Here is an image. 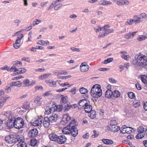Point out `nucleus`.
I'll return each mask as SVG.
<instances>
[{
    "label": "nucleus",
    "instance_id": "4",
    "mask_svg": "<svg viewBox=\"0 0 147 147\" xmlns=\"http://www.w3.org/2000/svg\"><path fill=\"white\" fill-rule=\"evenodd\" d=\"M65 129L68 130V131H65V134H71L74 137H76L78 134V130L75 125H72L71 127L67 126L65 127Z\"/></svg>",
    "mask_w": 147,
    "mask_h": 147
},
{
    "label": "nucleus",
    "instance_id": "53",
    "mask_svg": "<svg viewBox=\"0 0 147 147\" xmlns=\"http://www.w3.org/2000/svg\"><path fill=\"white\" fill-rule=\"evenodd\" d=\"M50 108H49V107H47L45 109V112L47 114H50L52 113L51 111L49 110Z\"/></svg>",
    "mask_w": 147,
    "mask_h": 147
},
{
    "label": "nucleus",
    "instance_id": "60",
    "mask_svg": "<svg viewBox=\"0 0 147 147\" xmlns=\"http://www.w3.org/2000/svg\"><path fill=\"white\" fill-rule=\"evenodd\" d=\"M11 71H13V70H14V72H16L18 71V69H17L16 67L15 66H13L11 68Z\"/></svg>",
    "mask_w": 147,
    "mask_h": 147
},
{
    "label": "nucleus",
    "instance_id": "31",
    "mask_svg": "<svg viewBox=\"0 0 147 147\" xmlns=\"http://www.w3.org/2000/svg\"><path fill=\"white\" fill-rule=\"evenodd\" d=\"M65 123H68L71 120V117H69L68 114H65Z\"/></svg>",
    "mask_w": 147,
    "mask_h": 147
},
{
    "label": "nucleus",
    "instance_id": "36",
    "mask_svg": "<svg viewBox=\"0 0 147 147\" xmlns=\"http://www.w3.org/2000/svg\"><path fill=\"white\" fill-rule=\"evenodd\" d=\"M12 64L14 65H15L18 66H20L19 65H20L21 66H22V62L18 61H13Z\"/></svg>",
    "mask_w": 147,
    "mask_h": 147
},
{
    "label": "nucleus",
    "instance_id": "27",
    "mask_svg": "<svg viewBox=\"0 0 147 147\" xmlns=\"http://www.w3.org/2000/svg\"><path fill=\"white\" fill-rule=\"evenodd\" d=\"M52 106V107H49L50 108L49 110L51 111L52 113H53L57 111V107H56V105L55 104H54Z\"/></svg>",
    "mask_w": 147,
    "mask_h": 147
},
{
    "label": "nucleus",
    "instance_id": "12",
    "mask_svg": "<svg viewBox=\"0 0 147 147\" xmlns=\"http://www.w3.org/2000/svg\"><path fill=\"white\" fill-rule=\"evenodd\" d=\"M13 143L15 144L19 141L20 139L19 136L17 134L12 135Z\"/></svg>",
    "mask_w": 147,
    "mask_h": 147
},
{
    "label": "nucleus",
    "instance_id": "7",
    "mask_svg": "<svg viewBox=\"0 0 147 147\" xmlns=\"http://www.w3.org/2000/svg\"><path fill=\"white\" fill-rule=\"evenodd\" d=\"M89 66L85 62L82 63L80 65V69L81 71L85 72L87 71L89 69Z\"/></svg>",
    "mask_w": 147,
    "mask_h": 147
},
{
    "label": "nucleus",
    "instance_id": "46",
    "mask_svg": "<svg viewBox=\"0 0 147 147\" xmlns=\"http://www.w3.org/2000/svg\"><path fill=\"white\" fill-rule=\"evenodd\" d=\"M138 16H140V18H147V15L145 13H142L140 14V15Z\"/></svg>",
    "mask_w": 147,
    "mask_h": 147
},
{
    "label": "nucleus",
    "instance_id": "15",
    "mask_svg": "<svg viewBox=\"0 0 147 147\" xmlns=\"http://www.w3.org/2000/svg\"><path fill=\"white\" fill-rule=\"evenodd\" d=\"M92 106L89 105V103H87V105H86V107L85 106L84 107V110L87 113H90L92 110Z\"/></svg>",
    "mask_w": 147,
    "mask_h": 147
},
{
    "label": "nucleus",
    "instance_id": "10",
    "mask_svg": "<svg viewBox=\"0 0 147 147\" xmlns=\"http://www.w3.org/2000/svg\"><path fill=\"white\" fill-rule=\"evenodd\" d=\"M49 120L48 117H45L44 118L43 124L44 126L46 128L49 127L51 123Z\"/></svg>",
    "mask_w": 147,
    "mask_h": 147
},
{
    "label": "nucleus",
    "instance_id": "14",
    "mask_svg": "<svg viewBox=\"0 0 147 147\" xmlns=\"http://www.w3.org/2000/svg\"><path fill=\"white\" fill-rule=\"evenodd\" d=\"M42 122V120L39 119L36 120L33 122L30 123L31 124L34 126H38L40 125Z\"/></svg>",
    "mask_w": 147,
    "mask_h": 147
},
{
    "label": "nucleus",
    "instance_id": "44",
    "mask_svg": "<svg viewBox=\"0 0 147 147\" xmlns=\"http://www.w3.org/2000/svg\"><path fill=\"white\" fill-rule=\"evenodd\" d=\"M10 86H6L5 88V92L7 93H9L11 91V88Z\"/></svg>",
    "mask_w": 147,
    "mask_h": 147
},
{
    "label": "nucleus",
    "instance_id": "23",
    "mask_svg": "<svg viewBox=\"0 0 147 147\" xmlns=\"http://www.w3.org/2000/svg\"><path fill=\"white\" fill-rule=\"evenodd\" d=\"M102 141L104 143L106 144L111 145L113 143V142L111 140L103 139Z\"/></svg>",
    "mask_w": 147,
    "mask_h": 147
},
{
    "label": "nucleus",
    "instance_id": "6",
    "mask_svg": "<svg viewBox=\"0 0 147 147\" xmlns=\"http://www.w3.org/2000/svg\"><path fill=\"white\" fill-rule=\"evenodd\" d=\"M38 133V131L37 129H32L30 130L28 132V136L30 138H34L37 135Z\"/></svg>",
    "mask_w": 147,
    "mask_h": 147
},
{
    "label": "nucleus",
    "instance_id": "41",
    "mask_svg": "<svg viewBox=\"0 0 147 147\" xmlns=\"http://www.w3.org/2000/svg\"><path fill=\"white\" fill-rule=\"evenodd\" d=\"M128 95L129 97L131 99L134 98L135 97V94L132 92H129V93H128Z\"/></svg>",
    "mask_w": 147,
    "mask_h": 147
},
{
    "label": "nucleus",
    "instance_id": "64",
    "mask_svg": "<svg viewBox=\"0 0 147 147\" xmlns=\"http://www.w3.org/2000/svg\"><path fill=\"white\" fill-rule=\"evenodd\" d=\"M122 142L123 143L127 144L129 145L132 144L131 143L127 140H124L122 141Z\"/></svg>",
    "mask_w": 147,
    "mask_h": 147
},
{
    "label": "nucleus",
    "instance_id": "25",
    "mask_svg": "<svg viewBox=\"0 0 147 147\" xmlns=\"http://www.w3.org/2000/svg\"><path fill=\"white\" fill-rule=\"evenodd\" d=\"M120 95V92L118 90H115L113 92L112 96L115 98H118Z\"/></svg>",
    "mask_w": 147,
    "mask_h": 147
},
{
    "label": "nucleus",
    "instance_id": "29",
    "mask_svg": "<svg viewBox=\"0 0 147 147\" xmlns=\"http://www.w3.org/2000/svg\"><path fill=\"white\" fill-rule=\"evenodd\" d=\"M90 113L89 115L90 118L91 119H93L96 117V111L94 110H92L90 112Z\"/></svg>",
    "mask_w": 147,
    "mask_h": 147
},
{
    "label": "nucleus",
    "instance_id": "30",
    "mask_svg": "<svg viewBox=\"0 0 147 147\" xmlns=\"http://www.w3.org/2000/svg\"><path fill=\"white\" fill-rule=\"evenodd\" d=\"M80 91L82 94H85L88 92V90L82 87L80 88Z\"/></svg>",
    "mask_w": 147,
    "mask_h": 147
},
{
    "label": "nucleus",
    "instance_id": "18",
    "mask_svg": "<svg viewBox=\"0 0 147 147\" xmlns=\"http://www.w3.org/2000/svg\"><path fill=\"white\" fill-rule=\"evenodd\" d=\"M53 90H49L43 94V96L44 97L52 96L54 95Z\"/></svg>",
    "mask_w": 147,
    "mask_h": 147
},
{
    "label": "nucleus",
    "instance_id": "50",
    "mask_svg": "<svg viewBox=\"0 0 147 147\" xmlns=\"http://www.w3.org/2000/svg\"><path fill=\"white\" fill-rule=\"evenodd\" d=\"M125 38L126 39H128L132 38L131 33L126 34L125 36Z\"/></svg>",
    "mask_w": 147,
    "mask_h": 147
},
{
    "label": "nucleus",
    "instance_id": "54",
    "mask_svg": "<svg viewBox=\"0 0 147 147\" xmlns=\"http://www.w3.org/2000/svg\"><path fill=\"white\" fill-rule=\"evenodd\" d=\"M61 4H60L56 5L54 7V9L55 10H57L60 7L62 6Z\"/></svg>",
    "mask_w": 147,
    "mask_h": 147
},
{
    "label": "nucleus",
    "instance_id": "56",
    "mask_svg": "<svg viewBox=\"0 0 147 147\" xmlns=\"http://www.w3.org/2000/svg\"><path fill=\"white\" fill-rule=\"evenodd\" d=\"M117 123L116 121L115 120H111L110 121V125L113 126L114 125H116Z\"/></svg>",
    "mask_w": 147,
    "mask_h": 147
},
{
    "label": "nucleus",
    "instance_id": "17",
    "mask_svg": "<svg viewBox=\"0 0 147 147\" xmlns=\"http://www.w3.org/2000/svg\"><path fill=\"white\" fill-rule=\"evenodd\" d=\"M133 18L134 22L136 24L142 22V21L141 20V19L140 18V16H138V15H135L134 16Z\"/></svg>",
    "mask_w": 147,
    "mask_h": 147
},
{
    "label": "nucleus",
    "instance_id": "2",
    "mask_svg": "<svg viewBox=\"0 0 147 147\" xmlns=\"http://www.w3.org/2000/svg\"><path fill=\"white\" fill-rule=\"evenodd\" d=\"M134 64L142 67H147V56L143 55H136L133 59Z\"/></svg>",
    "mask_w": 147,
    "mask_h": 147
},
{
    "label": "nucleus",
    "instance_id": "3",
    "mask_svg": "<svg viewBox=\"0 0 147 147\" xmlns=\"http://www.w3.org/2000/svg\"><path fill=\"white\" fill-rule=\"evenodd\" d=\"M100 87V86L98 84L94 85L91 90V95L94 98H98L100 97L102 94V91Z\"/></svg>",
    "mask_w": 147,
    "mask_h": 147
},
{
    "label": "nucleus",
    "instance_id": "49",
    "mask_svg": "<svg viewBox=\"0 0 147 147\" xmlns=\"http://www.w3.org/2000/svg\"><path fill=\"white\" fill-rule=\"evenodd\" d=\"M142 134L139 133L136 136V138L137 139H141L142 138L144 137V136L143 135H142Z\"/></svg>",
    "mask_w": 147,
    "mask_h": 147
},
{
    "label": "nucleus",
    "instance_id": "39",
    "mask_svg": "<svg viewBox=\"0 0 147 147\" xmlns=\"http://www.w3.org/2000/svg\"><path fill=\"white\" fill-rule=\"evenodd\" d=\"M51 86L55 87L56 86V82H49L47 83Z\"/></svg>",
    "mask_w": 147,
    "mask_h": 147
},
{
    "label": "nucleus",
    "instance_id": "51",
    "mask_svg": "<svg viewBox=\"0 0 147 147\" xmlns=\"http://www.w3.org/2000/svg\"><path fill=\"white\" fill-rule=\"evenodd\" d=\"M106 34L105 33V32L104 31L103 32H101L100 33V34L98 36V38H103L106 36Z\"/></svg>",
    "mask_w": 147,
    "mask_h": 147
},
{
    "label": "nucleus",
    "instance_id": "5",
    "mask_svg": "<svg viewBox=\"0 0 147 147\" xmlns=\"http://www.w3.org/2000/svg\"><path fill=\"white\" fill-rule=\"evenodd\" d=\"M63 136L60 135L57 136L55 134H50L49 135V137L50 140L51 141H57L59 144H62L64 143V141H63Z\"/></svg>",
    "mask_w": 147,
    "mask_h": 147
},
{
    "label": "nucleus",
    "instance_id": "58",
    "mask_svg": "<svg viewBox=\"0 0 147 147\" xmlns=\"http://www.w3.org/2000/svg\"><path fill=\"white\" fill-rule=\"evenodd\" d=\"M35 90H43V88L41 86H36L35 87Z\"/></svg>",
    "mask_w": 147,
    "mask_h": 147
},
{
    "label": "nucleus",
    "instance_id": "22",
    "mask_svg": "<svg viewBox=\"0 0 147 147\" xmlns=\"http://www.w3.org/2000/svg\"><path fill=\"white\" fill-rule=\"evenodd\" d=\"M113 92L111 90L108 89L105 92V96L108 98H110L112 96Z\"/></svg>",
    "mask_w": 147,
    "mask_h": 147
},
{
    "label": "nucleus",
    "instance_id": "61",
    "mask_svg": "<svg viewBox=\"0 0 147 147\" xmlns=\"http://www.w3.org/2000/svg\"><path fill=\"white\" fill-rule=\"evenodd\" d=\"M98 28H94L95 30L96 31V33H97L100 31H101L102 29V28H101V27L100 26H98Z\"/></svg>",
    "mask_w": 147,
    "mask_h": 147
},
{
    "label": "nucleus",
    "instance_id": "13",
    "mask_svg": "<svg viewBox=\"0 0 147 147\" xmlns=\"http://www.w3.org/2000/svg\"><path fill=\"white\" fill-rule=\"evenodd\" d=\"M22 84V83L20 81H18L15 82H12L10 83V86L11 87L16 86L18 87H20Z\"/></svg>",
    "mask_w": 147,
    "mask_h": 147
},
{
    "label": "nucleus",
    "instance_id": "26",
    "mask_svg": "<svg viewBox=\"0 0 147 147\" xmlns=\"http://www.w3.org/2000/svg\"><path fill=\"white\" fill-rule=\"evenodd\" d=\"M18 147H27V145L25 142L22 141H21L18 144Z\"/></svg>",
    "mask_w": 147,
    "mask_h": 147
},
{
    "label": "nucleus",
    "instance_id": "48",
    "mask_svg": "<svg viewBox=\"0 0 147 147\" xmlns=\"http://www.w3.org/2000/svg\"><path fill=\"white\" fill-rule=\"evenodd\" d=\"M3 98H4L3 100L0 101V108L3 106L4 103L6 102V100L8 98L7 97V98H5L4 97H3Z\"/></svg>",
    "mask_w": 147,
    "mask_h": 147
},
{
    "label": "nucleus",
    "instance_id": "1",
    "mask_svg": "<svg viewBox=\"0 0 147 147\" xmlns=\"http://www.w3.org/2000/svg\"><path fill=\"white\" fill-rule=\"evenodd\" d=\"M23 119L21 118L15 119L14 117H11L5 123L6 127L11 129L14 127L15 128L20 129L22 128L24 125Z\"/></svg>",
    "mask_w": 147,
    "mask_h": 147
},
{
    "label": "nucleus",
    "instance_id": "34",
    "mask_svg": "<svg viewBox=\"0 0 147 147\" xmlns=\"http://www.w3.org/2000/svg\"><path fill=\"white\" fill-rule=\"evenodd\" d=\"M113 58H110L107 59L106 60H105L102 63L104 64H107L112 62L113 61Z\"/></svg>",
    "mask_w": 147,
    "mask_h": 147
},
{
    "label": "nucleus",
    "instance_id": "47",
    "mask_svg": "<svg viewBox=\"0 0 147 147\" xmlns=\"http://www.w3.org/2000/svg\"><path fill=\"white\" fill-rule=\"evenodd\" d=\"M138 130L139 133H143L144 131V128L142 126L138 128Z\"/></svg>",
    "mask_w": 147,
    "mask_h": 147
},
{
    "label": "nucleus",
    "instance_id": "19",
    "mask_svg": "<svg viewBox=\"0 0 147 147\" xmlns=\"http://www.w3.org/2000/svg\"><path fill=\"white\" fill-rule=\"evenodd\" d=\"M12 135H10L5 137V140L7 143L10 144H12L13 142H12Z\"/></svg>",
    "mask_w": 147,
    "mask_h": 147
},
{
    "label": "nucleus",
    "instance_id": "28",
    "mask_svg": "<svg viewBox=\"0 0 147 147\" xmlns=\"http://www.w3.org/2000/svg\"><path fill=\"white\" fill-rule=\"evenodd\" d=\"M23 108L25 110H28L30 108L29 103L28 102H24L23 105Z\"/></svg>",
    "mask_w": 147,
    "mask_h": 147
},
{
    "label": "nucleus",
    "instance_id": "45",
    "mask_svg": "<svg viewBox=\"0 0 147 147\" xmlns=\"http://www.w3.org/2000/svg\"><path fill=\"white\" fill-rule=\"evenodd\" d=\"M70 104V103H67L65 105V111H68L71 108Z\"/></svg>",
    "mask_w": 147,
    "mask_h": 147
},
{
    "label": "nucleus",
    "instance_id": "55",
    "mask_svg": "<svg viewBox=\"0 0 147 147\" xmlns=\"http://www.w3.org/2000/svg\"><path fill=\"white\" fill-rule=\"evenodd\" d=\"M58 96H59V97H60V98H62L61 100L60 101L61 103L62 102L64 103V97H63V95L59 94Z\"/></svg>",
    "mask_w": 147,
    "mask_h": 147
},
{
    "label": "nucleus",
    "instance_id": "33",
    "mask_svg": "<svg viewBox=\"0 0 147 147\" xmlns=\"http://www.w3.org/2000/svg\"><path fill=\"white\" fill-rule=\"evenodd\" d=\"M140 102L138 100H135L133 102V106L135 107H138L140 106Z\"/></svg>",
    "mask_w": 147,
    "mask_h": 147
},
{
    "label": "nucleus",
    "instance_id": "8",
    "mask_svg": "<svg viewBox=\"0 0 147 147\" xmlns=\"http://www.w3.org/2000/svg\"><path fill=\"white\" fill-rule=\"evenodd\" d=\"M88 102L89 103V101H87L86 99H83L80 100L79 102V106L78 107L79 109H82L85 106L86 107V105H87V103Z\"/></svg>",
    "mask_w": 147,
    "mask_h": 147
},
{
    "label": "nucleus",
    "instance_id": "62",
    "mask_svg": "<svg viewBox=\"0 0 147 147\" xmlns=\"http://www.w3.org/2000/svg\"><path fill=\"white\" fill-rule=\"evenodd\" d=\"M48 3L49 2L48 1L45 2H42L40 4V6L42 7H43L45 5Z\"/></svg>",
    "mask_w": 147,
    "mask_h": 147
},
{
    "label": "nucleus",
    "instance_id": "24",
    "mask_svg": "<svg viewBox=\"0 0 147 147\" xmlns=\"http://www.w3.org/2000/svg\"><path fill=\"white\" fill-rule=\"evenodd\" d=\"M19 72L16 73V75L21 74H23L26 71V69L24 68H20L18 69V71Z\"/></svg>",
    "mask_w": 147,
    "mask_h": 147
},
{
    "label": "nucleus",
    "instance_id": "20",
    "mask_svg": "<svg viewBox=\"0 0 147 147\" xmlns=\"http://www.w3.org/2000/svg\"><path fill=\"white\" fill-rule=\"evenodd\" d=\"M123 129H125L126 133L127 134H130L132 132V129H133L131 127H127L126 125L123 126Z\"/></svg>",
    "mask_w": 147,
    "mask_h": 147
},
{
    "label": "nucleus",
    "instance_id": "63",
    "mask_svg": "<svg viewBox=\"0 0 147 147\" xmlns=\"http://www.w3.org/2000/svg\"><path fill=\"white\" fill-rule=\"evenodd\" d=\"M55 4H54V3L53 2L50 5L49 7L47 8V10H49L52 9L54 7V6Z\"/></svg>",
    "mask_w": 147,
    "mask_h": 147
},
{
    "label": "nucleus",
    "instance_id": "32",
    "mask_svg": "<svg viewBox=\"0 0 147 147\" xmlns=\"http://www.w3.org/2000/svg\"><path fill=\"white\" fill-rule=\"evenodd\" d=\"M11 112L10 111H7L3 114L4 115L9 118L8 120H9L10 117H12V116H11Z\"/></svg>",
    "mask_w": 147,
    "mask_h": 147
},
{
    "label": "nucleus",
    "instance_id": "52",
    "mask_svg": "<svg viewBox=\"0 0 147 147\" xmlns=\"http://www.w3.org/2000/svg\"><path fill=\"white\" fill-rule=\"evenodd\" d=\"M56 107H57V111L59 112L61 111L63 108V106L62 105H59L58 106L56 105Z\"/></svg>",
    "mask_w": 147,
    "mask_h": 147
},
{
    "label": "nucleus",
    "instance_id": "38",
    "mask_svg": "<svg viewBox=\"0 0 147 147\" xmlns=\"http://www.w3.org/2000/svg\"><path fill=\"white\" fill-rule=\"evenodd\" d=\"M29 80L28 79L24 80L23 82V84H24L26 86H29Z\"/></svg>",
    "mask_w": 147,
    "mask_h": 147
},
{
    "label": "nucleus",
    "instance_id": "9",
    "mask_svg": "<svg viewBox=\"0 0 147 147\" xmlns=\"http://www.w3.org/2000/svg\"><path fill=\"white\" fill-rule=\"evenodd\" d=\"M109 25L107 24L105 25L104 27L102 28V30L105 32V33L106 35H107L109 33H113L114 31V30L113 29H107L109 28Z\"/></svg>",
    "mask_w": 147,
    "mask_h": 147
},
{
    "label": "nucleus",
    "instance_id": "42",
    "mask_svg": "<svg viewBox=\"0 0 147 147\" xmlns=\"http://www.w3.org/2000/svg\"><path fill=\"white\" fill-rule=\"evenodd\" d=\"M134 19L128 20L127 21V22H126L125 24H129L130 25H131L134 24Z\"/></svg>",
    "mask_w": 147,
    "mask_h": 147
},
{
    "label": "nucleus",
    "instance_id": "35",
    "mask_svg": "<svg viewBox=\"0 0 147 147\" xmlns=\"http://www.w3.org/2000/svg\"><path fill=\"white\" fill-rule=\"evenodd\" d=\"M41 98L38 96H37L34 100V102L36 104H40L41 103L40 102Z\"/></svg>",
    "mask_w": 147,
    "mask_h": 147
},
{
    "label": "nucleus",
    "instance_id": "21",
    "mask_svg": "<svg viewBox=\"0 0 147 147\" xmlns=\"http://www.w3.org/2000/svg\"><path fill=\"white\" fill-rule=\"evenodd\" d=\"M98 4L101 5H111L112 4V3L106 0H104L100 1Z\"/></svg>",
    "mask_w": 147,
    "mask_h": 147
},
{
    "label": "nucleus",
    "instance_id": "57",
    "mask_svg": "<svg viewBox=\"0 0 147 147\" xmlns=\"http://www.w3.org/2000/svg\"><path fill=\"white\" fill-rule=\"evenodd\" d=\"M115 2L116 4L119 6L122 5H123V1H115Z\"/></svg>",
    "mask_w": 147,
    "mask_h": 147
},
{
    "label": "nucleus",
    "instance_id": "43",
    "mask_svg": "<svg viewBox=\"0 0 147 147\" xmlns=\"http://www.w3.org/2000/svg\"><path fill=\"white\" fill-rule=\"evenodd\" d=\"M141 79L142 82L144 84H147V78L146 79V77H145L142 76H141Z\"/></svg>",
    "mask_w": 147,
    "mask_h": 147
},
{
    "label": "nucleus",
    "instance_id": "16",
    "mask_svg": "<svg viewBox=\"0 0 147 147\" xmlns=\"http://www.w3.org/2000/svg\"><path fill=\"white\" fill-rule=\"evenodd\" d=\"M109 128L111 129V131L113 132H117L120 129V127L116 125L113 126L109 125Z\"/></svg>",
    "mask_w": 147,
    "mask_h": 147
},
{
    "label": "nucleus",
    "instance_id": "11",
    "mask_svg": "<svg viewBox=\"0 0 147 147\" xmlns=\"http://www.w3.org/2000/svg\"><path fill=\"white\" fill-rule=\"evenodd\" d=\"M48 118L51 123H53L56 122L59 117L57 114H52V115L50 116Z\"/></svg>",
    "mask_w": 147,
    "mask_h": 147
},
{
    "label": "nucleus",
    "instance_id": "37",
    "mask_svg": "<svg viewBox=\"0 0 147 147\" xmlns=\"http://www.w3.org/2000/svg\"><path fill=\"white\" fill-rule=\"evenodd\" d=\"M146 38V37L145 36L140 35L137 38L138 41H141L144 40Z\"/></svg>",
    "mask_w": 147,
    "mask_h": 147
},
{
    "label": "nucleus",
    "instance_id": "40",
    "mask_svg": "<svg viewBox=\"0 0 147 147\" xmlns=\"http://www.w3.org/2000/svg\"><path fill=\"white\" fill-rule=\"evenodd\" d=\"M36 21H33L32 22V25L34 26L40 23L41 22V20L38 19H36Z\"/></svg>",
    "mask_w": 147,
    "mask_h": 147
},
{
    "label": "nucleus",
    "instance_id": "59",
    "mask_svg": "<svg viewBox=\"0 0 147 147\" xmlns=\"http://www.w3.org/2000/svg\"><path fill=\"white\" fill-rule=\"evenodd\" d=\"M71 50L72 51H77V52H80V49L78 48H75L74 47H71Z\"/></svg>",
    "mask_w": 147,
    "mask_h": 147
}]
</instances>
